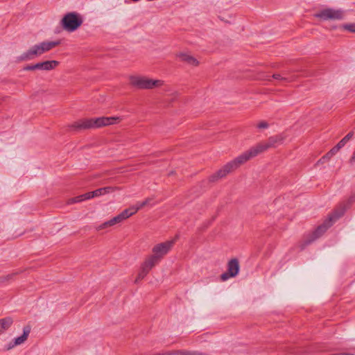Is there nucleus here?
Instances as JSON below:
<instances>
[{"mask_svg":"<svg viewBox=\"0 0 355 355\" xmlns=\"http://www.w3.org/2000/svg\"><path fill=\"white\" fill-rule=\"evenodd\" d=\"M40 64L39 62L35 64H31L27 66L25 69L27 71H35V70H40Z\"/></svg>","mask_w":355,"mask_h":355,"instance_id":"4be33fe9","label":"nucleus"},{"mask_svg":"<svg viewBox=\"0 0 355 355\" xmlns=\"http://www.w3.org/2000/svg\"><path fill=\"white\" fill-rule=\"evenodd\" d=\"M175 243V239L167 240L162 243H159L154 245L152 249L153 254L161 260L164 256H166Z\"/></svg>","mask_w":355,"mask_h":355,"instance_id":"1a4fd4ad","label":"nucleus"},{"mask_svg":"<svg viewBox=\"0 0 355 355\" xmlns=\"http://www.w3.org/2000/svg\"><path fill=\"white\" fill-rule=\"evenodd\" d=\"M14 323V320L11 316H6L0 318V336L10 329Z\"/></svg>","mask_w":355,"mask_h":355,"instance_id":"ddd939ff","label":"nucleus"},{"mask_svg":"<svg viewBox=\"0 0 355 355\" xmlns=\"http://www.w3.org/2000/svg\"><path fill=\"white\" fill-rule=\"evenodd\" d=\"M340 28L343 32L355 33V22H346L340 25Z\"/></svg>","mask_w":355,"mask_h":355,"instance_id":"f3484780","label":"nucleus"},{"mask_svg":"<svg viewBox=\"0 0 355 355\" xmlns=\"http://www.w3.org/2000/svg\"><path fill=\"white\" fill-rule=\"evenodd\" d=\"M40 71H50L56 69L60 62L57 60H46L39 62Z\"/></svg>","mask_w":355,"mask_h":355,"instance_id":"2eb2a0df","label":"nucleus"},{"mask_svg":"<svg viewBox=\"0 0 355 355\" xmlns=\"http://www.w3.org/2000/svg\"><path fill=\"white\" fill-rule=\"evenodd\" d=\"M239 262L236 259H232L227 263V271L230 276L236 277L239 272Z\"/></svg>","mask_w":355,"mask_h":355,"instance_id":"4468645a","label":"nucleus"},{"mask_svg":"<svg viewBox=\"0 0 355 355\" xmlns=\"http://www.w3.org/2000/svg\"><path fill=\"white\" fill-rule=\"evenodd\" d=\"M94 198V194H93L92 191H89V192L85 193L83 195H80V196H78L74 198L73 199H72V202H82L84 200Z\"/></svg>","mask_w":355,"mask_h":355,"instance_id":"a211bd4d","label":"nucleus"},{"mask_svg":"<svg viewBox=\"0 0 355 355\" xmlns=\"http://www.w3.org/2000/svg\"><path fill=\"white\" fill-rule=\"evenodd\" d=\"M128 80L131 86L141 89L160 87L164 85V82L161 80L153 79L136 73L129 75Z\"/></svg>","mask_w":355,"mask_h":355,"instance_id":"20e7f679","label":"nucleus"},{"mask_svg":"<svg viewBox=\"0 0 355 355\" xmlns=\"http://www.w3.org/2000/svg\"><path fill=\"white\" fill-rule=\"evenodd\" d=\"M347 143L342 139L337 144L336 146L341 149Z\"/></svg>","mask_w":355,"mask_h":355,"instance_id":"a878e982","label":"nucleus"},{"mask_svg":"<svg viewBox=\"0 0 355 355\" xmlns=\"http://www.w3.org/2000/svg\"><path fill=\"white\" fill-rule=\"evenodd\" d=\"M272 78L274 80H278V81H282V80H285L286 78L281 74V73H275L272 75Z\"/></svg>","mask_w":355,"mask_h":355,"instance_id":"b1692460","label":"nucleus"},{"mask_svg":"<svg viewBox=\"0 0 355 355\" xmlns=\"http://www.w3.org/2000/svg\"><path fill=\"white\" fill-rule=\"evenodd\" d=\"M285 139L284 134H277L270 137L267 140L258 143L257 145L245 152L234 160L227 163L218 171L210 176V180L215 182L226 177L229 173L243 164L251 158L268 150L269 148H275L282 144Z\"/></svg>","mask_w":355,"mask_h":355,"instance_id":"f257e3e1","label":"nucleus"},{"mask_svg":"<svg viewBox=\"0 0 355 355\" xmlns=\"http://www.w3.org/2000/svg\"><path fill=\"white\" fill-rule=\"evenodd\" d=\"M353 137V133L352 132H349L348 133L346 136H345L343 139L347 143Z\"/></svg>","mask_w":355,"mask_h":355,"instance_id":"393cba45","label":"nucleus"},{"mask_svg":"<svg viewBox=\"0 0 355 355\" xmlns=\"http://www.w3.org/2000/svg\"><path fill=\"white\" fill-rule=\"evenodd\" d=\"M31 328L25 327L23 328L22 333L18 336L6 341L3 345L6 350H11L17 346L24 344L30 335Z\"/></svg>","mask_w":355,"mask_h":355,"instance_id":"6e6552de","label":"nucleus"},{"mask_svg":"<svg viewBox=\"0 0 355 355\" xmlns=\"http://www.w3.org/2000/svg\"><path fill=\"white\" fill-rule=\"evenodd\" d=\"M60 44L57 41H45L31 46L19 57V61L29 60L51 50Z\"/></svg>","mask_w":355,"mask_h":355,"instance_id":"39448f33","label":"nucleus"},{"mask_svg":"<svg viewBox=\"0 0 355 355\" xmlns=\"http://www.w3.org/2000/svg\"><path fill=\"white\" fill-rule=\"evenodd\" d=\"M121 121L119 116H101L80 120L75 123L74 126L78 129L99 128L117 124Z\"/></svg>","mask_w":355,"mask_h":355,"instance_id":"f03ea898","label":"nucleus"},{"mask_svg":"<svg viewBox=\"0 0 355 355\" xmlns=\"http://www.w3.org/2000/svg\"><path fill=\"white\" fill-rule=\"evenodd\" d=\"M115 191H116L115 187H107L98 189L95 191H93L92 193L94 194V197L96 198V197H99L101 196H103V195H105V194H107L110 193H112Z\"/></svg>","mask_w":355,"mask_h":355,"instance_id":"dca6fc26","label":"nucleus"},{"mask_svg":"<svg viewBox=\"0 0 355 355\" xmlns=\"http://www.w3.org/2000/svg\"><path fill=\"white\" fill-rule=\"evenodd\" d=\"M144 202H141L130 206L122 211L118 215L100 224L97 229L98 230H103L120 224L132 216L135 215L140 209L144 207Z\"/></svg>","mask_w":355,"mask_h":355,"instance_id":"7ed1b4c3","label":"nucleus"},{"mask_svg":"<svg viewBox=\"0 0 355 355\" xmlns=\"http://www.w3.org/2000/svg\"><path fill=\"white\" fill-rule=\"evenodd\" d=\"M340 150V149L336 145L327 153L326 157L330 158L333 155H336Z\"/></svg>","mask_w":355,"mask_h":355,"instance_id":"aec40b11","label":"nucleus"},{"mask_svg":"<svg viewBox=\"0 0 355 355\" xmlns=\"http://www.w3.org/2000/svg\"><path fill=\"white\" fill-rule=\"evenodd\" d=\"M160 260L153 254L148 256L141 265V270L146 274L154 268Z\"/></svg>","mask_w":355,"mask_h":355,"instance_id":"f8f14e48","label":"nucleus"},{"mask_svg":"<svg viewBox=\"0 0 355 355\" xmlns=\"http://www.w3.org/2000/svg\"><path fill=\"white\" fill-rule=\"evenodd\" d=\"M232 277H234L230 276V274H229V272L227 270L225 272L223 273L220 277V279L223 282H225Z\"/></svg>","mask_w":355,"mask_h":355,"instance_id":"5701e85b","label":"nucleus"},{"mask_svg":"<svg viewBox=\"0 0 355 355\" xmlns=\"http://www.w3.org/2000/svg\"><path fill=\"white\" fill-rule=\"evenodd\" d=\"M167 355H191V354L186 351H173L168 352Z\"/></svg>","mask_w":355,"mask_h":355,"instance_id":"412c9836","label":"nucleus"},{"mask_svg":"<svg viewBox=\"0 0 355 355\" xmlns=\"http://www.w3.org/2000/svg\"><path fill=\"white\" fill-rule=\"evenodd\" d=\"M343 215V211L340 210H335L331 213L324 221V225L320 226L317 229V232L321 233L324 232L327 228L331 225L337 219H338Z\"/></svg>","mask_w":355,"mask_h":355,"instance_id":"9b49d317","label":"nucleus"},{"mask_svg":"<svg viewBox=\"0 0 355 355\" xmlns=\"http://www.w3.org/2000/svg\"><path fill=\"white\" fill-rule=\"evenodd\" d=\"M256 127L259 130H265V129L268 128L269 123L266 121H261L257 123Z\"/></svg>","mask_w":355,"mask_h":355,"instance_id":"6ab92c4d","label":"nucleus"},{"mask_svg":"<svg viewBox=\"0 0 355 355\" xmlns=\"http://www.w3.org/2000/svg\"><path fill=\"white\" fill-rule=\"evenodd\" d=\"M83 23V19L80 14L76 12H69L62 16L60 24L64 31L72 33L77 31Z\"/></svg>","mask_w":355,"mask_h":355,"instance_id":"423d86ee","label":"nucleus"},{"mask_svg":"<svg viewBox=\"0 0 355 355\" xmlns=\"http://www.w3.org/2000/svg\"><path fill=\"white\" fill-rule=\"evenodd\" d=\"M175 57L180 61L191 67H198L200 64L199 60L190 52L181 50L176 53Z\"/></svg>","mask_w":355,"mask_h":355,"instance_id":"9d476101","label":"nucleus"},{"mask_svg":"<svg viewBox=\"0 0 355 355\" xmlns=\"http://www.w3.org/2000/svg\"><path fill=\"white\" fill-rule=\"evenodd\" d=\"M314 17L320 21H341L345 19V12L340 8L325 7L315 12Z\"/></svg>","mask_w":355,"mask_h":355,"instance_id":"0eeeda50","label":"nucleus"}]
</instances>
